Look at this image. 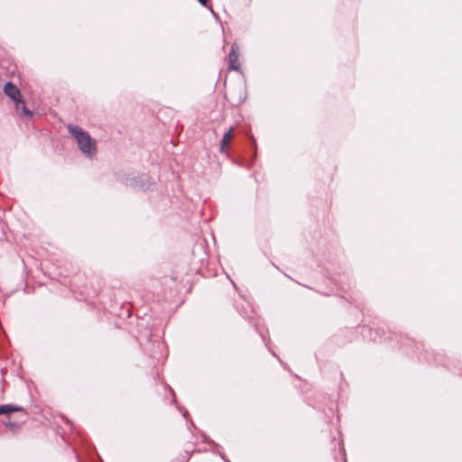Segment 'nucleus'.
<instances>
[{
  "label": "nucleus",
  "instance_id": "ddd939ff",
  "mask_svg": "<svg viewBox=\"0 0 462 462\" xmlns=\"http://www.w3.org/2000/svg\"><path fill=\"white\" fill-rule=\"evenodd\" d=\"M206 7H207V8H208V10L210 11V13L212 14V15H213L215 18H217V19L218 18V15L215 13V11L213 10V8H212V6H211V5H209L208 4V6H206Z\"/></svg>",
  "mask_w": 462,
  "mask_h": 462
},
{
  "label": "nucleus",
  "instance_id": "2eb2a0df",
  "mask_svg": "<svg viewBox=\"0 0 462 462\" xmlns=\"http://www.w3.org/2000/svg\"><path fill=\"white\" fill-rule=\"evenodd\" d=\"M219 456L221 457V458L225 461V462H230L225 456V454L221 453V452H218Z\"/></svg>",
  "mask_w": 462,
  "mask_h": 462
},
{
  "label": "nucleus",
  "instance_id": "0eeeda50",
  "mask_svg": "<svg viewBox=\"0 0 462 462\" xmlns=\"http://www.w3.org/2000/svg\"><path fill=\"white\" fill-rule=\"evenodd\" d=\"M236 309L240 312V314L245 318H251V315L254 312V310L250 302L248 301H245V306H243L242 310H240L238 306H236Z\"/></svg>",
  "mask_w": 462,
  "mask_h": 462
},
{
  "label": "nucleus",
  "instance_id": "9b49d317",
  "mask_svg": "<svg viewBox=\"0 0 462 462\" xmlns=\"http://www.w3.org/2000/svg\"><path fill=\"white\" fill-rule=\"evenodd\" d=\"M250 141H251L253 148H254V159H255V157H256V140L252 135V136H250Z\"/></svg>",
  "mask_w": 462,
  "mask_h": 462
},
{
  "label": "nucleus",
  "instance_id": "39448f33",
  "mask_svg": "<svg viewBox=\"0 0 462 462\" xmlns=\"http://www.w3.org/2000/svg\"><path fill=\"white\" fill-rule=\"evenodd\" d=\"M23 407L18 405H13V404H1L0 405V415H6L8 416L10 413L14 411H23Z\"/></svg>",
  "mask_w": 462,
  "mask_h": 462
},
{
  "label": "nucleus",
  "instance_id": "f3484780",
  "mask_svg": "<svg viewBox=\"0 0 462 462\" xmlns=\"http://www.w3.org/2000/svg\"><path fill=\"white\" fill-rule=\"evenodd\" d=\"M339 445H340V446H339V448L344 449V447H342V446H343V443H340Z\"/></svg>",
  "mask_w": 462,
  "mask_h": 462
},
{
  "label": "nucleus",
  "instance_id": "f257e3e1",
  "mask_svg": "<svg viewBox=\"0 0 462 462\" xmlns=\"http://www.w3.org/2000/svg\"><path fill=\"white\" fill-rule=\"evenodd\" d=\"M68 131L76 139L79 149L87 157H92L97 153L96 141L87 131L76 125H69Z\"/></svg>",
  "mask_w": 462,
  "mask_h": 462
},
{
  "label": "nucleus",
  "instance_id": "6e6552de",
  "mask_svg": "<svg viewBox=\"0 0 462 462\" xmlns=\"http://www.w3.org/2000/svg\"><path fill=\"white\" fill-rule=\"evenodd\" d=\"M17 111H21V114L27 117H32V112L26 106L24 100L22 98V103H19V109Z\"/></svg>",
  "mask_w": 462,
  "mask_h": 462
},
{
  "label": "nucleus",
  "instance_id": "9d476101",
  "mask_svg": "<svg viewBox=\"0 0 462 462\" xmlns=\"http://www.w3.org/2000/svg\"><path fill=\"white\" fill-rule=\"evenodd\" d=\"M254 326H255V329H256V331H257V332L259 333V335L261 336V337H262L263 341L264 342L265 346L269 348V346H268V345H269V342L267 341V339H266V335H265V334H267L268 332H267V331L265 332L263 329H260L257 324H255Z\"/></svg>",
  "mask_w": 462,
  "mask_h": 462
},
{
  "label": "nucleus",
  "instance_id": "7ed1b4c3",
  "mask_svg": "<svg viewBox=\"0 0 462 462\" xmlns=\"http://www.w3.org/2000/svg\"><path fill=\"white\" fill-rule=\"evenodd\" d=\"M239 58V46L236 42L231 45L230 51L228 54V69L230 70H239L240 65L238 62Z\"/></svg>",
  "mask_w": 462,
  "mask_h": 462
},
{
  "label": "nucleus",
  "instance_id": "1a4fd4ad",
  "mask_svg": "<svg viewBox=\"0 0 462 462\" xmlns=\"http://www.w3.org/2000/svg\"><path fill=\"white\" fill-rule=\"evenodd\" d=\"M3 423L10 429L13 432H17V430L20 429V425L17 422H12L9 420V419H6L3 421Z\"/></svg>",
  "mask_w": 462,
  "mask_h": 462
},
{
  "label": "nucleus",
  "instance_id": "423d86ee",
  "mask_svg": "<svg viewBox=\"0 0 462 462\" xmlns=\"http://www.w3.org/2000/svg\"><path fill=\"white\" fill-rule=\"evenodd\" d=\"M398 342L401 344L402 347H409L411 346V345L414 346V347L418 350L420 348V344L414 342L413 339L406 337V336H400V339Z\"/></svg>",
  "mask_w": 462,
  "mask_h": 462
},
{
  "label": "nucleus",
  "instance_id": "a211bd4d",
  "mask_svg": "<svg viewBox=\"0 0 462 462\" xmlns=\"http://www.w3.org/2000/svg\"><path fill=\"white\" fill-rule=\"evenodd\" d=\"M339 445H340V446H339V448L344 449V447H342V446H343V443H340Z\"/></svg>",
  "mask_w": 462,
  "mask_h": 462
},
{
  "label": "nucleus",
  "instance_id": "4468645a",
  "mask_svg": "<svg viewBox=\"0 0 462 462\" xmlns=\"http://www.w3.org/2000/svg\"><path fill=\"white\" fill-rule=\"evenodd\" d=\"M202 6H208V0H198Z\"/></svg>",
  "mask_w": 462,
  "mask_h": 462
},
{
  "label": "nucleus",
  "instance_id": "20e7f679",
  "mask_svg": "<svg viewBox=\"0 0 462 462\" xmlns=\"http://www.w3.org/2000/svg\"><path fill=\"white\" fill-rule=\"evenodd\" d=\"M235 127L231 126L229 129L224 134L222 140L220 142V152L227 153V147L229 142L233 136Z\"/></svg>",
  "mask_w": 462,
  "mask_h": 462
},
{
  "label": "nucleus",
  "instance_id": "dca6fc26",
  "mask_svg": "<svg viewBox=\"0 0 462 462\" xmlns=\"http://www.w3.org/2000/svg\"><path fill=\"white\" fill-rule=\"evenodd\" d=\"M339 445H340V446H339V448L344 449V447H342V446H343V443H340Z\"/></svg>",
  "mask_w": 462,
  "mask_h": 462
},
{
  "label": "nucleus",
  "instance_id": "6ab92c4d",
  "mask_svg": "<svg viewBox=\"0 0 462 462\" xmlns=\"http://www.w3.org/2000/svg\"><path fill=\"white\" fill-rule=\"evenodd\" d=\"M187 414H188V411H185V412L183 413V417H185V418H186V417H187Z\"/></svg>",
  "mask_w": 462,
  "mask_h": 462
},
{
  "label": "nucleus",
  "instance_id": "f8f14e48",
  "mask_svg": "<svg viewBox=\"0 0 462 462\" xmlns=\"http://www.w3.org/2000/svg\"><path fill=\"white\" fill-rule=\"evenodd\" d=\"M204 442H207L208 444H211L215 447H217V444L214 442L212 439H208V437L204 436Z\"/></svg>",
  "mask_w": 462,
  "mask_h": 462
},
{
  "label": "nucleus",
  "instance_id": "f03ea898",
  "mask_svg": "<svg viewBox=\"0 0 462 462\" xmlns=\"http://www.w3.org/2000/svg\"><path fill=\"white\" fill-rule=\"evenodd\" d=\"M4 93L14 102L15 108L19 109V103H22V95L18 87L12 81H8L4 86Z\"/></svg>",
  "mask_w": 462,
  "mask_h": 462
}]
</instances>
